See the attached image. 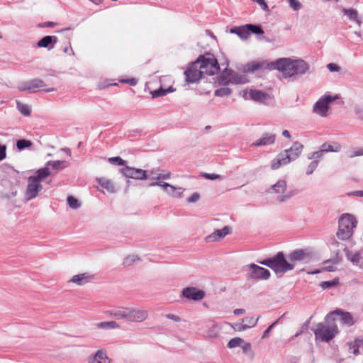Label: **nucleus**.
<instances>
[{
    "mask_svg": "<svg viewBox=\"0 0 363 363\" xmlns=\"http://www.w3.org/2000/svg\"><path fill=\"white\" fill-rule=\"evenodd\" d=\"M309 65L303 60H291L279 58L270 63L253 61L246 64L243 67L244 72H253L261 69H277L285 78L295 75L301 76L309 69Z\"/></svg>",
    "mask_w": 363,
    "mask_h": 363,
    "instance_id": "nucleus-1",
    "label": "nucleus"
},
{
    "mask_svg": "<svg viewBox=\"0 0 363 363\" xmlns=\"http://www.w3.org/2000/svg\"><path fill=\"white\" fill-rule=\"evenodd\" d=\"M311 259V253L306 249H297L291 251L286 257L283 252H278L274 257L257 260V262L269 267L276 274L282 275L293 270L298 262L308 263Z\"/></svg>",
    "mask_w": 363,
    "mask_h": 363,
    "instance_id": "nucleus-2",
    "label": "nucleus"
},
{
    "mask_svg": "<svg viewBox=\"0 0 363 363\" xmlns=\"http://www.w3.org/2000/svg\"><path fill=\"white\" fill-rule=\"evenodd\" d=\"M337 313V311L330 312L326 315L323 322L315 325V328L313 330L315 339L328 342L339 333L338 327L336 323L334 322V318Z\"/></svg>",
    "mask_w": 363,
    "mask_h": 363,
    "instance_id": "nucleus-3",
    "label": "nucleus"
},
{
    "mask_svg": "<svg viewBox=\"0 0 363 363\" xmlns=\"http://www.w3.org/2000/svg\"><path fill=\"white\" fill-rule=\"evenodd\" d=\"M106 313L116 320H124L128 322H143L148 316L147 311L131 307H117L108 311Z\"/></svg>",
    "mask_w": 363,
    "mask_h": 363,
    "instance_id": "nucleus-4",
    "label": "nucleus"
},
{
    "mask_svg": "<svg viewBox=\"0 0 363 363\" xmlns=\"http://www.w3.org/2000/svg\"><path fill=\"white\" fill-rule=\"evenodd\" d=\"M303 145L299 142L294 143L293 145L279 153L271 162V168L277 169L282 165H286L296 160L301 155L303 150Z\"/></svg>",
    "mask_w": 363,
    "mask_h": 363,
    "instance_id": "nucleus-5",
    "label": "nucleus"
},
{
    "mask_svg": "<svg viewBox=\"0 0 363 363\" xmlns=\"http://www.w3.org/2000/svg\"><path fill=\"white\" fill-rule=\"evenodd\" d=\"M357 220L355 217L350 213H343L338 220V230L336 235L338 239L346 240L350 239L353 230L357 227Z\"/></svg>",
    "mask_w": 363,
    "mask_h": 363,
    "instance_id": "nucleus-6",
    "label": "nucleus"
},
{
    "mask_svg": "<svg viewBox=\"0 0 363 363\" xmlns=\"http://www.w3.org/2000/svg\"><path fill=\"white\" fill-rule=\"evenodd\" d=\"M198 65L203 74L205 73L210 76L217 74L220 70L217 59L209 52L200 55L196 61L192 62V66Z\"/></svg>",
    "mask_w": 363,
    "mask_h": 363,
    "instance_id": "nucleus-7",
    "label": "nucleus"
},
{
    "mask_svg": "<svg viewBox=\"0 0 363 363\" xmlns=\"http://www.w3.org/2000/svg\"><path fill=\"white\" fill-rule=\"evenodd\" d=\"M245 268L247 269L246 274L247 279L268 280L270 278V272L256 264H247Z\"/></svg>",
    "mask_w": 363,
    "mask_h": 363,
    "instance_id": "nucleus-8",
    "label": "nucleus"
},
{
    "mask_svg": "<svg viewBox=\"0 0 363 363\" xmlns=\"http://www.w3.org/2000/svg\"><path fill=\"white\" fill-rule=\"evenodd\" d=\"M286 182L284 179H280L276 184L271 186L269 192L274 193L277 194H281L278 196L277 201L280 203H283L297 194V191L296 190H293L284 194V193L286 190Z\"/></svg>",
    "mask_w": 363,
    "mask_h": 363,
    "instance_id": "nucleus-9",
    "label": "nucleus"
},
{
    "mask_svg": "<svg viewBox=\"0 0 363 363\" xmlns=\"http://www.w3.org/2000/svg\"><path fill=\"white\" fill-rule=\"evenodd\" d=\"M337 98V96L332 97L330 95L322 96L314 104L313 111L320 116H326L328 105Z\"/></svg>",
    "mask_w": 363,
    "mask_h": 363,
    "instance_id": "nucleus-10",
    "label": "nucleus"
},
{
    "mask_svg": "<svg viewBox=\"0 0 363 363\" xmlns=\"http://www.w3.org/2000/svg\"><path fill=\"white\" fill-rule=\"evenodd\" d=\"M43 189V185L35 177L30 176L28 179V185L26 196L28 200L35 199Z\"/></svg>",
    "mask_w": 363,
    "mask_h": 363,
    "instance_id": "nucleus-11",
    "label": "nucleus"
},
{
    "mask_svg": "<svg viewBox=\"0 0 363 363\" xmlns=\"http://www.w3.org/2000/svg\"><path fill=\"white\" fill-rule=\"evenodd\" d=\"M359 345H357L355 340L352 342H347L346 345L342 347L340 354H335L333 359L337 363H342L347 358L344 357L343 352L348 351L349 353L353 354L357 356L359 354Z\"/></svg>",
    "mask_w": 363,
    "mask_h": 363,
    "instance_id": "nucleus-12",
    "label": "nucleus"
},
{
    "mask_svg": "<svg viewBox=\"0 0 363 363\" xmlns=\"http://www.w3.org/2000/svg\"><path fill=\"white\" fill-rule=\"evenodd\" d=\"M120 173L127 178L143 180L147 178V172L142 169H137L125 166L120 169Z\"/></svg>",
    "mask_w": 363,
    "mask_h": 363,
    "instance_id": "nucleus-13",
    "label": "nucleus"
},
{
    "mask_svg": "<svg viewBox=\"0 0 363 363\" xmlns=\"http://www.w3.org/2000/svg\"><path fill=\"white\" fill-rule=\"evenodd\" d=\"M197 66H191L184 72L185 81L187 84H193L198 82L202 77L201 69H197Z\"/></svg>",
    "mask_w": 363,
    "mask_h": 363,
    "instance_id": "nucleus-14",
    "label": "nucleus"
},
{
    "mask_svg": "<svg viewBox=\"0 0 363 363\" xmlns=\"http://www.w3.org/2000/svg\"><path fill=\"white\" fill-rule=\"evenodd\" d=\"M182 295L184 298L190 300L200 301L204 298L205 292L195 287H186L182 290Z\"/></svg>",
    "mask_w": 363,
    "mask_h": 363,
    "instance_id": "nucleus-15",
    "label": "nucleus"
},
{
    "mask_svg": "<svg viewBox=\"0 0 363 363\" xmlns=\"http://www.w3.org/2000/svg\"><path fill=\"white\" fill-rule=\"evenodd\" d=\"M276 134L273 133H264L261 138L251 144L252 147H260L273 145L276 140Z\"/></svg>",
    "mask_w": 363,
    "mask_h": 363,
    "instance_id": "nucleus-16",
    "label": "nucleus"
},
{
    "mask_svg": "<svg viewBox=\"0 0 363 363\" xmlns=\"http://www.w3.org/2000/svg\"><path fill=\"white\" fill-rule=\"evenodd\" d=\"M230 233V228L228 226H225L222 229L215 230L214 232L205 238L206 242H213L219 241L220 239L225 238L227 235Z\"/></svg>",
    "mask_w": 363,
    "mask_h": 363,
    "instance_id": "nucleus-17",
    "label": "nucleus"
},
{
    "mask_svg": "<svg viewBox=\"0 0 363 363\" xmlns=\"http://www.w3.org/2000/svg\"><path fill=\"white\" fill-rule=\"evenodd\" d=\"M150 186H160L163 187L169 195L175 197L181 196V195L183 193L182 188H176L175 186L169 184V183L163 182H155L151 183Z\"/></svg>",
    "mask_w": 363,
    "mask_h": 363,
    "instance_id": "nucleus-18",
    "label": "nucleus"
},
{
    "mask_svg": "<svg viewBox=\"0 0 363 363\" xmlns=\"http://www.w3.org/2000/svg\"><path fill=\"white\" fill-rule=\"evenodd\" d=\"M335 311H337L335 317L334 318V322L340 321L342 324L351 326L354 323L353 317L350 312H345L340 309H337Z\"/></svg>",
    "mask_w": 363,
    "mask_h": 363,
    "instance_id": "nucleus-19",
    "label": "nucleus"
},
{
    "mask_svg": "<svg viewBox=\"0 0 363 363\" xmlns=\"http://www.w3.org/2000/svg\"><path fill=\"white\" fill-rule=\"evenodd\" d=\"M57 41V37L55 35H46L38 40L37 45L39 48H45L50 50L55 47Z\"/></svg>",
    "mask_w": 363,
    "mask_h": 363,
    "instance_id": "nucleus-20",
    "label": "nucleus"
},
{
    "mask_svg": "<svg viewBox=\"0 0 363 363\" xmlns=\"http://www.w3.org/2000/svg\"><path fill=\"white\" fill-rule=\"evenodd\" d=\"M93 275H91L89 273H82L74 275L69 281L75 283L79 286H82L89 282L93 279Z\"/></svg>",
    "mask_w": 363,
    "mask_h": 363,
    "instance_id": "nucleus-21",
    "label": "nucleus"
},
{
    "mask_svg": "<svg viewBox=\"0 0 363 363\" xmlns=\"http://www.w3.org/2000/svg\"><path fill=\"white\" fill-rule=\"evenodd\" d=\"M230 33L236 34L242 40H247L249 38L248 24L233 27L230 29Z\"/></svg>",
    "mask_w": 363,
    "mask_h": 363,
    "instance_id": "nucleus-22",
    "label": "nucleus"
},
{
    "mask_svg": "<svg viewBox=\"0 0 363 363\" xmlns=\"http://www.w3.org/2000/svg\"><path fill=\"white\" fill-rule=\"evenodd\" d=\"M347 258L350 260L353 264H363V249L359 252H352L351 251L347 250L346 252Z\"/></svg>",
    "mask_w": 363,
    "mask_h": 363,
    "instance_id": "nucleus-23",
    "label": "nucleus"
},
{
    "mask_svg": "<svg viewBox=\"0 0 363 363\" xmlns=\"http://www.w3.org/2000/svg\"><path fill=\"white\" fill-rule=\"evenodd\" d=\"M249 94L250 99L255 101L264 102L269 99V94L260 90L251 89Z\"/></svg>",
    "mask_w": 363,
    "mask_h": 363,
    "instance_id": "nucleus-24",
    "label": "nucleus"
},
{
    "mask_svg": "<svg viewBox=\"0 0 363 363\" xmlns=\"http://www.w3.org/2000/svg\"><path fill=\"white\" fill-rule=\"evenodd\" d=\"M89 363H110V359L106 352L99 350L94 356L90 357Z\"/></svg>",
    "mask_w": 363,
    "mask_h": 363,
    "instance_id": "nucleus-25",
    "label": "nucleus"
},
{
    "mask_svg": "<svg viewBox=\"0 0 363 363\" xmlns=\"http://www.w3.org/2000/svg\"><path fill=\"white\" fill-rule=\"evenodd\" d=\"M230 84H243L247 82V79L245 76L239 74L232 69H230L229 72Z\"/></svg>",
    "mask_w": 363,
    "mask_h": 363,
    "instance_id": "nucleus-26",
    "label": "nucleus"
},
{
    "mask_svg": "<svg viewBox=\"0 0 363 363\" xmlns=\"http://www.w3.org/2000/svg\"><path fill=\"white\" fill-rule=\"evenodd\" d=\"M96 181L107 191L110 193H115L116 191L115 185L111 180L105 178H98Z\"/></svg>",
    "mask_w": 363,
    "mask_h": 363,
    "instance_id": "nucleus-27",
    "label": "nucleus"
},
{
    "mask_svg": "<svg viewBox=\"0 0 363 363\" xmlns=\"http://www.w3.org/2000/svg\"><path fill=\"white\" fill-rule=\"evenodd\" d=\"M322 151L325 152H337L341 150V145L337 142L324 143L322 145Z\"/></svg>",
    "mask_w": 363,
    "mask_h": 363,
    "instance_id": "nucleus-28",
    "label": "nucleus"
},
{
    "mask_svg": "<svg viewBox=\"0 0 363 363\" xmlns=\"http://www.w3.org/2000/svg\"><path fill=\"white\" fill-rule=\"evenodd\" d=\"M46 164L48 168L51 167L57 172L64 169L68 165L67 162L65 160L48 161Z\"/></svg>",
    "mask_w": 363,
    "mask_h": 363,
    "instance_id": "nucleus-29",
    "label": "nucleus"
},
{
    "mask_svg": "<svg viewBox=\"0 0 363 363\" xmlns=\"http://www.w3.org/2000/svg\"><path fill=\"white\" fill-rule=\"evenodd\" d=\"M342 12L345 15L347 16L350 21L356 22L358 25L361 24V21L358 18V12L354 9H342Z\"/></svg>",
    "mask_w": 363,
    "mask_h": 363,
    "instance_id": "nucleus-30",
    "label": "nucleus"
},
{
    "mask_svg": "<svg viewBox=\"0 0 363 363\" xmlns=\"http://www.w3.org/2000/svg\"><path fill=\"white\" fill-rule=\"evenodd\" d=\"M50 174V171L47 164L45 167L38 169L35 172V175H33L32 177H35L39 182L43 181L45 178H47Z\"/></svg>",
    "mask_w": 363,
    "mask_h": 363,
    "instance_id": "nucleus-31",
    "label": "nucleus"
},
{
    "mask_svg": "<svg viewBox=\"0 0 363 363\" xmlns=\"http://www.w3.org/2000/svg\"><path fill=\"white\" fill-rule=\"evenodd\" d=\"M29 91L35 92L38 89L43 88L45 86V83L44 81L40 79H33L29 80Z\"/></svg>",
    "mask_w": 363,
    "mask_h": 363,
    "instance_id": "nucleus-32",
    "label": "nucleus"
},
{
    "mask_svg": "<svg viewBox=\"0 0 363 363\" xmlns=\"http://www.w3.org/2000/svg\"><path fill=\"white\" fill-rule=\"evenodd\" d=\"M230 69H225L224 71L218 76V82L220 84L226 86L230 84V76H229Z\"/></svg>",
    "mask_w": 363,
    "mask_h": 363,
    "instance_id": "nucleus-33",
    "label": "nucleus"
},
{
    "mask_svg": "<svg viewBox=\"0 0 363 363\" xmlns=\"http://www.w3.org/2000/svg\"><path fill=\"white\" fill-rule=\"evenodd\" d=\"M16 108L17 109L25 116H28L30 115V108L27 104H24L18 101H16Z\"/></svg>",
    "mask_w": 363,
    "mask_h": 363,
    "instance_id": "nucleus-34",
    "label": "nucleus"
},
{
    "mask_svg": "<svg viewBox=\"0 0 363 363\" xmlns=\"http://www.w3.org/2000/svg\"><path fill=\"white\" fill-rule=\"evenodd\" d=\"M98 328L102 329H113L119 328V325L116 321L101 322L98 325Z\"/></svg>",
    "mask_w": 363,
    "mask_h": 363,
    "instance_id": "nucleus-35",
    "label": "nucleus"
},
{
    "mask_svg": "<svg viewBox=\"0 0 363 363\" xmlns=\"http://www.w3.org/2000/svg\"><path fill=\"white\" fill-rule=\"evenodd\" d=\"M249 36L251 33L261 35L264 33V30L260 25L248 24Z\"/></svg>",
    "mask_w": 363,
    "mask_h": 363,
    "instance_id": "nucleus-36",
    "label": "nucleus"
},
{
    "mask_svg": "<svg viewBox=\"0 0 363 363\" xmlns=\"http://www.w3.org/2000/svg\"><path fill=\"white\" fill-rule=\"evenodd\" d=\"M33 143L31 141L26 139H21L17 140L16 142V147L19 150H23L26 148H28L31 147Z\"/></svg>",
    "mask_w": 363,
    "mask_h": 363,
    "instance_id": "nucleus-37",
    "label": "nucleus"
},
{
    "mask_svg": "<svg viewBox=\"0 0 363 363\" xmlns=\"http://www.w3.org/2000/svg\"><path fill=\"white\" fill-rule=\"evenodd\" d=\"M232 90L228 87H221L215 91L214 95L216 96L223 97L230 95Z\"/></svg>",
    "mask_w": 363,
    "mask_h": 363,
    "instance_id": "nucleus-38",
    "label": "nucleus"
},
{
    "mask_svg": "<svg viewBox=\"0 0 363 363\" xmlns=\"http://www.w3.org/2000/svg\"><path fill=\"white\" fill-rule=\"evenodd\" d=\"M242 343H244V340L240 338V337H236L232 338L228 342L227 347L228 348H234V347H236L241 346V345Z\"/></svg>",
    "mask_w": 363,
    "mask_h": 363,
    "instance_id": "nucleus-39",
    "label": "nucleus"
},
{
    "mask_svg": "<svg viewBox=\"0 0 363 363\" xmlns=\"http://www.w3.org/2000/svg\"><path fill=\"white\" fill-rule=\"evenodd\" d=\"M108 161L110 163L116 164V165L124 166V167L128 166L127 161L123 160L119 156L110 157V158H108Z\"/></svg>",
    "mask_w": 363,
    "mask_h": 363,
    "instance_id": "nucleus-40",
    "label": "nucleus"
},
{
    "mask_svg": "<svg viewBox=\"0 0 363 363\" xmlns=\"http://www.w3.org/2000/svg\"><path fill=\"white\" fill-rule=\"evenodd\" d=\"M67 201L69 206L73 209H77L80 207L79 201L72 196H69Z\"/></svg>",
    "mask_w": 363,
    "mask_h": 363,
    "instance_id": "nucleus-41",
    "label": "nucleus"
},
{
    "mask_svg": "<svg viewBox=\"0 0 363 363\" xmlns=\"http://www.w3.org/2000/svg\"><path fill=\"white\" fill-rule=\"evenodd\" d=\"M139 260V258L136 255H129L126 257L123 262V264L125 267H128L132 265L133 263H135L136 261Z\"/></svg>",
    "mask_w": 363,
    "mask_h": 363,
    "instance_id": "nucleus-42",
    "label": "nucleus"
},
{
    "mask_svg": "<svg viewBox=\"0 0 363 363\" xmlns=\"http://www.w3.org/2000/svg\"><path fill=\"white\" fill-rule=\"evenodd\" d=\"M258 320L259 317L257 318H255L254 317H245L242 318V321L244 324H247L250 325V328H251L255 327L257 325Z\"/></svg>",
    "mask_w": 363,
    "mask_h": 363,
    "instance_id": "nucleus-43",
    "label": "nucleus"
},
{
    "mask_svg": "<svg viewBox=\"0 0 363 363\" xmlns=\"http://www.w3.org/2000/svg\"><path fill=\"white\" fill-rule=\"evenodd\" d=\"M337 284H338V279L335 278L331 281H323L320 284V286L323 289H328V288L335 286L337 285Z\"/></svg>",
    "mask_w": 363,
    "mask_h": 363,
    "instance_id": "nucleus-44",
    "label": "nucleus"
},
{
    "mask_svg": "<svg viewBox=\"0 0 363 363\" xmlns=\"http://www.w3.org/2000/svg\"><path fill=\"white\" fill-rule=\"evenodd\" d=\"M318 165V160H315L312 161L308 164V166L306 169V174L307 175L311 174L314 172V170L317 168Z\"/></svg>",
    "mask_w": 363,
    "mask_h": 363,
    "instance_id": "nucleus-45",
    "label": "nucleus"
},
{
    "mask_svg": "<svg viewBox=\"0 0 363 363\" xmlns=\"http://www.w3.org/2000/svg\"><path fill=\"white\" fill-rule=\"evenodd\" d=\"M290 7L294 11H298L302 8V4L298 0H287Z\"/></svg>",
    "mask_w": 363,
    "mask_h": 363,
    "instance_id": "nucleus-46",
    "label": "nucleus"
},
{
    "mask_svg": "<svg viewBox=\"0 0 363 363\" xmlns=\"http://www.w3.org/2000/svg\"><path fill=\"white\" fill-rule=\"evenodd\" d=\"M152 98H157L166 95L165 89L160 87L158 89L154 90L150 92Z\"/></svg>",
    "mask_w": 363,
    "mask_h": 363,
    "instance_id": "nucleus-47",
    "label": "nucleus"
},
{
    "mask_svg": "<svg viewBox=\"0 0 363 363\" xmlns=\"http://www.w3.org/2000/svg\"><path fill=\"white\" fill-rule=\"evenodd\" d=\"M325 153L324 151H322V147H320V150L318 151L313 152L311 155L308 156V159H315L318 160L321 158L323 156V154Z\"/></svg>",
    "mask_w": 363,
    "mask_h": 363,
    "instance_id": "nucleus-48",
    "label": "nucleus"
},
{
    "mask_svg": "<svg viewBox=\"0 0 363 363\" xmlns=\"http://www.w3.org/2000/svg\"><path fill=\"white\" fill-rule=\"evenodd\" d=\"M29 81L22 82L18 84V89L21 91H29Z\"/></svg>",
    "mask_w": 363,
    "mask_h": 363,
    "instance_id": "nucleus-49",
    "label": "nucleus"
},
{
    "mask_svg": "<svg viewBox=\"0 0 363 363\" xmlns=\"http://www.w3.org/2000/svg\"><path fill=\"white\" fill-rule=\"evenodd\" d=\"M234 328H235V330H236L238 331H243L247 328H250V325H248L247 324H244L243 323H237V324H235Z\"/></svg>",
    "mask_w": 363,
    "mask_h": 363,
    "instance_id": "nucleus-50",
    "label": "nucleus"
},
{
    "mask_svg": "<svg viewBox=\"0 0 363 363\" xmlns=\"http://www.w3.org/2000/svg\"><path fill=\"white\" fill-rule=\"evenodd\" d=\"M327 68L332 72H339L341 69L340 66H338L337 65H336L335 63L328 64Z\"/></svg>",
    "mask_w": 363,
    "mask_h": 363,
    "instance_id": "nucleus-51",
    "label": "nucleus"
},
{
    "mask_svg": "<svg viewBox=\"0 0 363 363\" xmlns=\"http://www.w3.org/2000/svg\"><path fill=\"white\" fill-rule=\"evenodd\" d=\"M279 319L274 322L272 325H270L266 330L263 333L262 337L265 338L268 336L269 333L272 331V328L274 327V325L278 323Z\"/></svg>",
    "mask_w": 363,
    "mask_h": 363,
    "instance_id": "nucleus-52",
    "label": "nucleus"
},
{
    "mask_svg": "<svg viewBox=\"0 0 363 363\" xmlns=\"http://www.w3.org/2000/svg\"><path fill=\"white\" fill-rule=\"evenodd\" d=\"M199 194L196 192L191 194L190 197L188 198L187 201L189 203H194L196 202L199 199Z\"/></svg>",
    "mask_w": 363,
    "mask_h": 363,
    "instance_id": "nucleus-53",
    "label": "nucleus"
},
{
    "mask_svg": "<svg viewBox=\"0 0 363 363\" xmlns=\"http://www.w3.org/2000/svg\"><path fill=\"white\" fill-rule=\"evenodd\" d=\"M203 176L206 179H211V180H214V179H220L221 178L220 175L216 174L205 173Z\"/></svg>",
    "mask_w": 363,
    "mask_h": 363,
    "instance_id": "nucleus-54",
    "label": "nucleus"
},
{
    "mask_svg": "<svg viewBox=\"0 0 363 363\" xmlns=\"http://www.w3.org/2000/svg\"><path fill=\"white\" fill-rule=\"evenodd\" d=\"M6 147L5 145H0V162L6 156Z\"/></svg>",
    "mask_w": 363,
    "mask_h": 363,
    "instance_id": "nucleus-55",
    "label": "nucleus"
},
{
    "mask_svg": "<svg viewBox=\"0 0 363 363\" xmlns=\"http://www.w3.org/2000/svg\"><path fill=\"white\" fill-rule=\"evenodd\" d=\"M171 177V173L168 172L167 174H158L157 176L155 177L156 179L160 180L161 179H168Z\"/></svg>",
    "mask_w": 363,
    "mask_h": 363,
    "instance_id": "nucleus-56",
    "label": "nucleus"
},
{
    "mask_svg": "<svg viewBox=\"0 0 363 363\" xmlns=\"http://www.w3.org/2000/svg\"><path fill=\"white\" fill-rule=\"evenodd\" d=\"M242 350L244 353H247V352L251 350L252 346L250 343H245L243 345H242Z\"/></svg>",
    "mask_w": 363,
    "mask_h": 363,
    "instance_id": "nucleus-57",
    "label": "nucleus"
},
{
    "mask_svg": "<svg viewBox=\"0 0 363 363\" xmlns=\"http://www.w3.org/2000/svg\"><path fill=\"white\" fill-rule=\"evenodd\" d=\"M355 113L359 118L363 120V108H357L355 109Z\"/></svg>",
    "mask_w": 363,
    "mask_h": 363,
    "instance_id": "nucleus-58",
    "label": "nucleus"
},
{
    "mask_svg": "<svg viewBox=\"0 0 363 363\" xmlns=\"http://www.w3.org/2000/svg\"><path fill=\"white\" fill-rule=\"evenodd\" d=\"M167 318L169 319L173 320L176 322H179L181 320V318L179 316L174 315V314H171V313L167 314Z\"/></svg>",
    "mask_w": 363,
    "mask_h": 363,
    "instance_id": "nucleus-59",
    "label": "nucleus"
},
{
    "mask_svg": "<svg viewBox=\"0 0 363 363\" xmlns=\"http://www.w3.org/2000/svg\"><path fill=\"white\" fill-rule=\"evenodd\" d=\"M362 155H363V148L355 151L353 154H352L350 156V157H354L362 156Z\"/></svg>",
    "mask_w": 363,
    "mask_h": 363,
    "instance_id": "nucleus-60",
    "label": "nucleus"
},
{
    "mask_svg": "<svg viewBox=\"0 0 363 363\" xmlns=\"http://www.w3.org/2000/svg\"><path fill=\"white\" fill-rule=\"evenodd\" d=\"M233 313L235 315H240L244 314L245 313V310L242 308H237L234 310Z\"/></svg>",
    "mask_w": 363,
    "mask_h": 363,
    "instance_id": "nucleus-61",
    "label": "nucleus"
},
{
    "mask_svg": "<svg viewBox=\"0 0 363 363\" xmlns=\"http://www.w3.org/2000/svg\"><path fill=\"white\" fill-rule=\"evenodd\" d=\"M56 23L51 21H47L45 22L43 25H41V27H47V28H52L53 27Z\"/></svg>",
    "mask_w": 363,
    "mask_h": 363,
    "instance_id": "nucleus-62",
    "label": "nucleus"
},
{
    "mask_svg": "<svg viewBox=\"0 0 363 363\" xmlns=\"http://www.w3.org/2000/svg\"><path fill=\"white\" fill-rule=\"evenodd\" d=\"M356 343L357 345H359V350L363 349V339H355Z\"/></svg>",
    "mask_w": 363,
    "mask_h": 363,
    "instance_id": "nucleus-63",
    "label": "nucleus"
},
{
    "mask_svg": "<svg viewBox=\"0 0 363 363\" xmlns=\"http://www.w3.org/2000/svg\"><path fill=\"white\" fill-rule=\"evenodd\" d=\"M282 135H283V136H284L286 138H291V134L287 130H284L282 132Z\"/></svg>",
    "mask_w": 363,
    "mask_h": 363,
    "instance_id": "nucleus-64",
    "label": "nucleus"
}]
</instances>
